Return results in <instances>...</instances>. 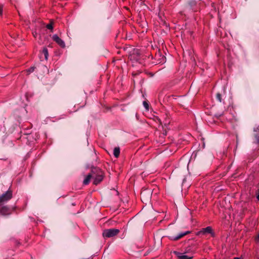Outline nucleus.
<instances>
[{"instance_id":"nucleus-1","label":"nucleus","mask_w":259,"mask_h":259,"mask_svg":"<svg viewBox=\"0 0 259 259\" xmlns=\"http://www.w3.org/2000/svg\"><path fill=\"white\" fill-rule=\"evenodd\" d=\"M91 173L93 180V183L95 185L100 184L103 181L105 176L104 171L98 167L92 168Z\"/></svg>"},{"instance_id":"nucleus-2","label":"nucleus","mask_w":259,"mask_h":259,"mask_svg":"<svg viewBox=\"0 0 259 259\" xmlns=\"http://www.w3.org/2000/svg\"><path fill=\"white\" fill-rule=\"evenodd\" d=\"M13 197V192L9 189L5 193L0 195V206L9 201Z\"/></svg>"},{"instance_id":"nucleus-3","label":"nucleus","mask_w":259,"mask_h":259,"mask_svg":"<svg viewBox=\"0 0 259 259\" xmlns=\"http://www.w3.org/2000/svg\"><path fill=\"white\" fill-rule=\"evenodd\" d=\"M119 232L120 230L117 229H105L103 231L102 235L104 238H111L116 236Z\"/></svg>"},{"instance_id":"nucleus-4","label":"nucleus","mask_w":259,"mask_h":259,"mask_svg":"<svg viewBox=\"0 0 259 259\" xmlns=\"http://www.w3.org/2000/svg\"><path fill=\"white\" fill-rule=\"evenodd\" d=\"M16 207H9L7 205L0 206V213L3 215H9L15 211Z\"/></svg>"},{"instance_id":"nucleus-5","label":"nucleus","mask_w":259,"mask_h":259,"mask_svg":"<svg viewBox=\"0 0 259 259\" xmlns=\"http://www.w3.org/2000/svg\"><path fill=\"white\" fill-rule=\"evenodd\" d=\"M206 234H210L212 236H214V232L212 231V228L210 226H208L206 228H202L197 233V235H204Z\"/></svg>"},{"instance_id":"nucleus-6","label":"nucleus","mask_w":259,"mask_h":259,"mask_svg":"<svg viewBox=\"0 0 259 259\" xmlns=\"http://www.w3.org/2000/svg\"><path fill=\"white\" fill-rule=\"evenodd\" d=\"M53 40L55 41L58 45H59L61 47L64 48L65 47V44L64 41L61 39L57 34H54L52 36Z\"/></svg>"},{"instance_id":"nucleus-7","label":"nucleus","mask_w":259,"mask_h":259,"mask_svg":"<svg viewBox=\"0 0 259 259\" xmlns=\"http://www.w3.org/2000/svg\"><path fill=\"white\" fill-rule=\"evenodd\" d=\"M190 233V231H186L184 232H182V233H180L179 235H178L177 236L171 237V239L175 240V241L181 239V238H182L183 237H184V236L189 234Z\"/></svg>"},{"instance_id":"nucleus-8","label":"nucleus","mask_w":259,"mask_h":259,"mask_svg":"<svg viewBox=\"0 0 259 259\" xmlns=\"http://www.w3.org/2000/svg\"><path fill=\"white\" fill-rule=\"evenodd\" d=\"M175 254L177 255L179 259H192L193 258L192 256L187 255L178 252H175Z\"/></svg>"},{"instance_id":"nucleus-9","label":"nucleus","mask_w":259,"mask_h":259,"mask_svg":"<svg viewBox=\"0 0 259 259\" xmlns=\"http://www.w3.org/2000/svg\"><path fill=\"white\" fill-rule=\"evenodd\" d=\"M91 179H92V173L91 172L90 174L87 175L86 176V177H85V178L83 181V184L85 185H88L90 183Z\"/></svg>"},{"instance_id":"nucleus-10","label":"nucleus","mask_w":259,"mask_h":259,"mask_svg":"<svg viewBox=\"0 0 259 259\" xmlns=\"http://www.w3.org/2000/svg\"><path fill=\"white\" fill-rule=\"evenodd\" d=\"M42 55H44L45 59L47 60L49 57L48 50L47 48H44L42 52H41L40 58H42Z\"/></svg>"},{"instance_id":"nucleus-11","label":"nucleus","mask_w":259,"mask_h":259,"mask_svg":"<svg viewBox=\"0 0 259 259\" xmlns=\"http://www.w3.org/2000/svg\"><path fill=\"white\" fill-rule=\"evenodd\" d=\"M120 154V148L119 147H115L113 150V155L116 158H118Z\"/></svg>"},{"instance_id":"nucleus-12","label":"nucleus","mask_w":259,"mask_h":259,"mask_svg":"<svg viewBox=\"0 0 259 259\" xmlns=\"http://www.w3.org/2000/svg\"><path fill=\"white\" fill-rule=\"evenodd\" d=\"M35 67L34 66L31 67L30 68L26 70V72H27V74H30V73L33 72L34 71Z\"/></svg>"},{"instance_id":"nucleus-13","label":"nucleus","mask_w":259,"mask_h":259,"mask_svg":"<svg viewBox=\"0 0 259 259\" xmlns=\"http://www.w3.org/2000/svg\"><path fill=\"white\" fill-rule=\"evenodd\" d=\"M216 98L219 101V102H221L222 101V95L220 93H217V95H216Z\"/></svg>"},{"instance_id":"nucleus-14","label":"nucleus","mask_w":259,"mask_h":259,"mask_svg":"<svg viewBox=\"0 0 259 259\" xmlns=\"http://www.w3.org/2000/svg\"><path fill=\"white\" fill-rule=\"evenodd\" d=\"M46 27L47 29H50L51 30H52L53 29V24L52 23H50L49 24H48L47 25H46Z\"/></svg>"},{"instance_id":"nucleus-15","label":"nucleus","mask_w":259,"mask_h":259,"mask_svg":"<svg viewBox=\"0 0 259 259\" xmlns=\"http://www.w3.org/2000/svg\"><path fill=\"white\" fill-rule=\"evenodd\" d=\"M143 106L145 107V108L147 110H149V104L146 101H144L143 103Z\"/></svg>"},{"instance_id":"nucleus-16","label":"nucleus","mask_w":259,"mask_h":259,"mask_svg":"<svg viewBox=\"0 0 259 259\" xmlns=\"http://www.w3.org/2000/svg\"><path fill=\"white\" fill-rule=\"evenodd\" d=\"M3 13V6L0 4V16L2 15Z\"/></svg>"},{"instance_id":"nucleus-17","label":"nucleus","mask_w":259,"mask_h":259,"mask_svg":"<svg viewBox=\"0 0 259 259\" xmlns=\"http://www.w3.org/2000/svg\"><path fill=\"white\" fill-rule=\"evenodd\" d=\"M255 240L256 241H259V234L257 235V236L255 238Z\"/></svg>"},{"instance_id":"nucleus-18","label":"nucleus","mask_w":259,"mask_h":259,"mask_svg":"<svg viewBox=\"0 0 259 259\" xmlns=\"http://www.w3.org/2000/svg\"><path fill=\"white\" fill-rule=\"evenodd\" d=\"M256 198L259 200V193L257 195Z\"/></svg>"},{"instance_id":"nucleus-19","label":"nucleus","mask_w":259,"mask_h":259,"mask_svg":"<svg viewBox=\"0 0 259 259\" xmlns=\"http://www.w3.org/2000/svg\"><path fill=\"white\" fill-rule=\"evenodd\" d=\"M233 259H241L240 257H235Z\"/></svg>"}]
</instances>
